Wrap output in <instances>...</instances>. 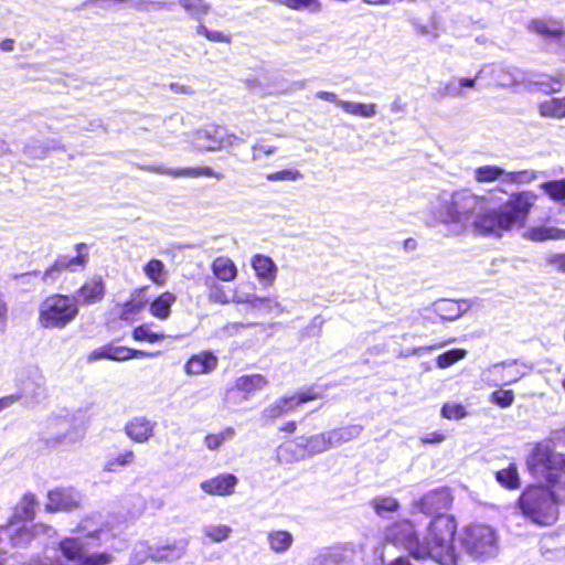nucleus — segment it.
Listing matches in <instances>:
<instances>
[{
  "mask_svg": "<svg viewBox=\"0 0 565 565\" xmlns=\"http://www.w3.org/2000/svg\"><path fill=\"white\" fill-rule=\"evenodd\" d=\"M450 503L451 497L448 490L438 489L425 494L418 502L415 503V508L422 513L433 514L447 509Z\"/></svg>",
  "mask_w": 565,
  "mask_h": 565,
  "instance_id": "2eb2a0df",
  "label": "nucleus"
},
{
  "mask_svg": "<svg viewBox=\"0 0 565 565\" xmlns=\"http://www.w3.org/2000/svg\"><path fill=\"white\" fill-rule=\"evenodd\" d=\"M524 237L533 242H543L547 239H564L565 230L556 227L537 226L527 230Z\"/></svg>",
  "mask_w": 565,
  "mask_h": 565,
  "instance_id": "7c9ffc66",
  "label": "nucleus"
},
{
  "mask_svg": "<svg viewBox=\"0 0 565 565\" xmlns=\"http://www.w3.org/2000/svg\"><path fill=\"white\" fill-rule=\"evenodd\" d=\"M524 237L533 242H543L547 239H564L565 230L556 227L537 226L527 230Z\"/></svg>",
  "mask_w": 565,
  "mask_h": 565,
  "instance_id": "2f4dec72",
  "label": "nucleus"
},
{
  "mask_svg": "<svg viewBox=\"0 0 565 565\" xmlns=\"http://www.w3.org/2000/svg\"><path fill=\"white\" fill-rule=\"evenodd\" d=\"M205 286L207 287V298L210 301L220 305L232 302V296L226 291V288L213 279H206Z\"/></svg>",
  "mask_w": 565,
  "mask_h": 565,
  "instance_id": "79ce46f5",
  "label": "nucleus"
},
{
  "mask_svg": "<svg viewBox=\"0 0 565 565\" xmlns=\"http://www.w3.org/2000/svg\"><path fill=\"white\" fill-rule=\"evenodd\" d=\"M252 326H254V323L245 324V323H241V322H232V323L226 324L224 327V330L228 335H234V334L238 333L241 329L248 328Z\"/></svg>",
  "mask_w": 565,
  "mask_h": 565,
  "instance_id": "338daca9",
  "label": "nucleus"
},
{
  "mask_svg": "<svg viewBox=\"0 0 565 565\" xmlns=\"http://www.w3.org/2000/svg\"><path fill=\"white\" fill-rule=\"evenodd\" d=\"M539 111L543 117L565 118V96L550 98L540 103Z\"/></svg>",
  "mask_w": 565,
  "mask_h": 565,
  "instance_id": "e433bc0d",
  "label": "nucleus"
},
{
  "mask_svg": "<svg viewBox=\"0 0 565 565\" xmlns=\"http://www.w3.org/2000/svg\"><path fill=\"white\" fill-rule=\"evenodd\" d=\"M529 30L544 38H557L558 41L563 34L561 23L552 19H534L530 22Z\"/></svg>",
  "mask_w": 565,
  "mask_h": 565,
  "instance_id": "cd10ccee",
  "label": "nucleus"
},
{
  "mask_svg": "<svg viewBox=\"0 0 565 565\" xmlns=\"http://www.w3.org/2000/svg\"><path fill=\"white\" fill-rule=\"evenodd\" d=\"M305 446V436L288 439L278 446L276 458L280 463H292L308 458Z\"/></svg>",
  "mask_w": 565,
  "mask_h": 565,
  "instance_id": "4468645a",
  "label": "nucleus"
},
{
  "mask_svg": "<svg viewBox=\"0 0 565 565\" xmlns=\"http://www.w3.org/2000/svg\"><path fill=\"white\" fill-rule=\"evenodd\" d=\"M179 3L191 17L196 19L210 10L209 4L203 0H179Z\"/></svg>",
  "mask_w": 565,
  "mask_h": 565,
  "instance_id": "09e8293b",
  "label": "nucleus"
},
{
  "mask_svg": "<svg viewBox=\"0 0 565 565\" xmlns=\"http://www.w3.org/2000/svg\"><path fill=\"white\" fill-rule=\"evenodd\" d=\"M78 315L77 299L73 296L52 295L39 306L38 322L45 329H62Z\"/></svg>",
  "mask_w": 565,
  "mask_h": 565,
  "instance_id": "20e7f679",
  "label": "nucleus"
},
{
  "mask_svg": "<svg viewBox=\"0 0 565 565\" xmlns=\"http://www.w3.org/2000/svg\"><path fill=\"white\" fill-rule=\"evenodd\" d=\"M143 274L157 286L167 281L166 265L159 259H151L143 266Z\"/></svg>",
  "mask_w": 565,
  "mask_h": 565,
  "instance_id": "ea45409f",
  "label": "nucleus"
},
{
  "mask_svg": "<svg viewBox=\"0 0 565 565\" xmlns=\"http://www.w3.org/2000/svg\"><path fill=\"white\" fill-rule=\"evenodd\" d=\"M135 461V452L130 449L116 455H109L104 462V470L107 472H117L120 469L131 465Z\"/></svg>",
  "mask_w": 565,
  "mask_h": 565,
  "instance_id": "f704fd0d",
  "label": "nucleus"
},
{
  "mask_svg": "<svg viewBox=\"0 0 565 565\" xmlns=\"http://www.w3.org/2000/svg\"><path fill=\"white\" fill-rule=\"evenodd\" d=\"M441 415L447 419L458 420L467 416V411L461 404L447 403L441 408Z\"/></svg>",
  "mask_w": 565,
  "mask_h": 565,
  "instance_id": "864d4df0",
  "label": "nucleus"
},
{
  "mask_svg": "<svg viewBox=\"0 0 565 565\" xmlns=\"http://www.w3.org/2000/svg\"><path fill=\"white\" fill-rule=\"evenodd\" d=\"M206 39L209 41L218 42V43H230L231 42V36L224 34L221 31H212V30H210Z\"/></svg>",
  "mask_w": 565,
  "mask_h": 565,
  "instance_id": "0e129e2a",
  "label": "nucleus"
},
{
  "mask_svg": "<svg viewBox=\"0 0 565 565\" xmlns=\"http://www.w3.org/2000/svg\"><path fill=\"white\" fill-rule=\"evenodd\" d=\"M156 426V422L145 416H137L127 422L125 433L132 441L145 444L153 436Z\"/></svg>",
  "mask_w": 565,
  "mask_h": 565,
  "instance_id": "dca6fc26",
  "label": "nucleus"
},
{
  "mask_svg": "<svg viewBox=\"0 0 565 565\" xmlns=\"http://www.w3.org/2000/svg\"><path fill=\"white\" fill-rule=\"evenodd\" d=\"M516 78L509 72L501 70V75L497 78L500 86H510L516 83Z\"/></svg>",
  "mask_w": 565,
  "mask_h": 565,
  "instance_id": "69168bd1",
  "label": "nucleus"
},
{
  "mask_svg": "<svg viewBox=\"0 0 565 565\" xmlns=\"http://www.w3.org/2000/svg\"><path fill=\"white\" fill-rule=\"evenodd\" d=\"M266 543L271 553L284 555L292 547L295 537L292 533L287 530L274 529L267 532Z\"/></svg>",
  "mask_w": 565,
  "mask_h": 565,
  "instance_id": "412c9836",
  "label": "nucleus"
},
{
  "mask_svg": "<svg viewBox=\"0 0 565 565\" xmlns=\"http://www.w3.org/2000/svg\"><path fill=\"white\" fill-rule=\"evenodd\" d=\"M559 271L565 273V254H557L548 259Z\"/></svg>",
  "mask_w": 565,
  "mask_h": 565,
  "instance_id": "774afa93",
  "label": "nucleus"
},
{
  "mask_svg": "<svg viewBox=\"0 0 565 565\" xmlns=\"http://www.w3.org/2000/svg\"><path fill=\"white\" fill-rule=\"evenodd\" d=\"M253 150V159L259 160L262 154L271 156L276 152L277 148L273 145H264L262 142H256L252 147Z\"/></svg>",
  "mask_w": 565,
  "mask_h": 565,
  "instance_id": "13d9d810",
  "label": "nucleus"
},
{
  "mask_svg": "<svg viewBox=\"0 0 565 565\" xmlns=\"http://www.w3.org/2000/svg\"><path fill=\"white\" fill-rule=\"evenodd\" d=\"M237 483L234 475H220L201 483V489L210 495H231Z\"/></svg>",
  "mask_w": 565,
  "mask_h": 565,
  "instance_id": "6ab92c4d",
  "label": "nucleus"
},
{
  "mask_svg": "<svg viewBox=\"0 0 565 565\" xmlns=\"http://www.w3.org/2000/svg\"><path fill=\"white\" fill-rule=\"evenodd\" d=\"M217 365V358L209 351L192 355L185 363L184 371L189 375H201L212 372Z\"/></svg>",
  "mask_w": 565,
  "mask_h": 565,
  "instance_id": "aec40b11",
  "label": "nucleus"
},
{
  "mask_svg": "<svg viewBox=\"0 0 565 565\" xmlns=\"http://www.w3.org/2000/svg\"><path fill=\"white\" fill-rule=\"evenodd\" d=\"M457 523L450 515L439 514L417 533L414 525L403 521L388 527L385 541L404 547L416 559H431L440 565H458L459 552L455 545Z\"/></svg>",
  "mask_w": 565,
  "mask_h": 565,
  "instance_id": "7ed1b4c3",
  "label": "nucleus"
},
{
  "mask_svg": "<svg viewBox=\"0 0 565 565\" xmlns=\"http://www.w3.org/2000/svg\"><path fill=\"white\" fill-rule=\"evenodd\" d=\"M340 108L349 115L359 116L362 118H372L376 115V105L373 103L364 104L343 100V103L340 104Z\"/></svg>",
  "mask_w": 565,
  "mask_h": 565,
  "instance_id": "58836bf2",
  "label": "nucleus"
},
{
  "mask_svg": "<svg viewBox=\"0 0 565 565\" xmlns=\"http://www.w3.org/2000/svg\"><path fill=\"white\" fill-rule=\"evenodd\" d=\"M76 255H62L57 257L55 263L45 270L44 280L54 279L55 274L62 270H71L76 271L83 269L88 262V252L87 246L84 243L77 244L75 246Z\"/></svg>",
  "mask_w": 565,
  "mask_h": 565,
  "instance_id": "9b49d317",
  "label": "nucleus"
},
{
  "mask_svg": "<svg viewBox=\"0 0 565 565\" xmlns=\"http://www.w3.org/2000/svg\"><path fill=\"white\" fill-rule=\"evenodd\" d=\"M36 499L32 493H25L14 509L11 521H25L34 518Z\"/></svg>",
  "mask_w": 565,
  "mask_h": 565,
  "instance_id": "c9c22d12",
  "label": "nucleus"
},
{
  "mask_svg": "<svg viewBox=\"0 0 565 565\" xmlns=\"http://www.w3.org/2000/svg\"><path fill=\"white\" fill-rule=\"evenodd\" d=\"M114 344H105L102 345L94 351H92L88 355V361H96V360H114Z\"/></svg>",
  "mask_w": 565,
  "mask_h": 565,
  "instance_id": "4d7b16f0",
  "label": "nucleus"
},
{
  "mask_svg": "<svg viewBox=\"0 0 565 565\" xmlns=\"http://www.w3.org/2000/svg\"><path fill=\"white\" fill-rule=\"evenodd\" d=\"M533 178L530 171L508 172L498 166H482L473 170V179L478 183H489L503 179L507 182L520 183Z\"/></svg>",
  "mask_w": 565,
  "mask_h": 565,
  "instance_id": "9d476101",
  "label": "nucleus"
},
{
  "mask_svg": "<svg viewBox=\"0 0 565 565\" xmlns=\"http://www.w3.org/2000/svg\"><path fill=\"white\" fill-rule=\"evenodd\" d=\"M318 397V394L311 392H302L289 397H280L263 409L260 418L265 424L271 423L284 414L289 413L298 405Z\"/></svg>",
  "mask_w": 565,
  "mask_h": 565,
  "instance_id": "1a4fd4ad",
  "label": "nucleus"
},
{
  "mask_svg": "<svg viewBox=\"0 0 565 565\" xmlns=\"http://www.w3.org/2000/svg\"><path fill=\"white\" fill-rule=\"evenodd\" d=\"M186 544V541H180L172 545L153 548L146 542H139L134 547L131 561L135 565H140L148 558L153 561H175L184 554Z\"/></svg>",
  "mask_w": 565,
  "mask_h": 565,
  "instance_id": "0eeeda50",
  "label": "nucleus"
},
{
  "mask_svg": "<svg viewBox=\"0 0 565 565\" xmlns=\"http://www.w3.org/2000/svg\"><path fill=\"white\" fill-rule=\"evenodd\" d=\"M527 366L518 361L495 363L484 371V379L491 386L516 383L527 374Z\"/></svg>",
  "mask_w": 565,
  "mask_h": 565,
  "instance_id": "6e6552de",
  "label": "nucleus"
},
{
  "mask_svg": "<svg viewBox=\"0 0 565 565\" xmlns=\"http://www.w3.org/2000/svg\"><path fill=\"white\" fill-rule=\"evenodd\" d=\"M545 192L555 201L565 199V182L554 181L543 184Z\"/></svg>",
  "mask_w": 565,
  "mask_h": 565,
  "instance_id": "6e6d98bb",
  "label": "nucleus"
},
{
  "mask_svg": "<svg viewBox=\"0 0 565 565\" xmlns=\"http://www.w3.org/2000/svg\"><path fill=\"white\" fill-rule=\"evenodd\" d=\"M490 402L501 408L510 407L514 402V393L511 390H497L490 395Z\"/></svg>",
  "mask_w": 565,
  "mask_h": 565,
  "instance_id": "603ef678",
  "label": "nucleus"
},
{
  "mask_svg": "<svg viewBox=\"0 0 565 565\" xmlns=\"http://www.w3.org/2000/svg\"><path fill=\"white\" fill-rule=\"evenodd\" d=\"M132 338L136 341H146L149 343H154L164 339L166 334L162 332H154L151 329V323H143L134 329Z\"/></svg>",
  "mask_w": 565,
  "mask_h": 565,
  "instance_id": "a18cd8bd",
  "label": "nucleus"
},
{
  "mask_svg": "<svg viewBox=\"0 0 565 565\" xmlns=\"http://www.w3.org/2000/svg\"><path fill=\"white\" fill-rule=\"evenodd\" d=\"M160 352H148L142 350H135L127 347L115 345L114 347V360L117 362L128 361L135 358H156Z\"/></svg>",
  "mask_w": 565,
  "mask_h": 565,
  "instance_id": "37998d69",
  "label": "nucleus"
},
{
  "mask_svg": "<svg viewBox=\"0 0 565 565\" xmlns=\"http://www.w3.org/2000/svg\"><path fill=\"white\" fill-rule=\"evenodd\" d=\"M531 192L513 193L502 200L495 192L479 196L468 190L451 194L443 193L434 207L435 218L447 227L450 234H460L475 213L473 228L479 234L501 237L515 227H523L535 203Z\"/></svg>",
  "mask_w": 565,
  "mask_h": 565,
  "instance_id": "f257e3e1",
  "label": "nucleus"
},
{
  "mask_svg": "<svg viewBox=\"0 0 565 565\" xmlns=\"http://www.w3.org/2000/svg\"><path fill=\"white\" fill-rule=\"evenodd\" d=\"M495 479L502 487L509 490L520 488V477L514 463H511L508 468L497 471Z\"/></svg>",
  "mask_w": 565,
  "mask_h": 565,
  "instance_id": "a19ab883",
  "label": "nucleus"
},
{
  "mask_svg": "<svg viewBox=\"0 0 565 565\" xmlns=\"http://www.w3.org/2000/svg\"><path fill=\"white\" fill-rule=\"evenodd\" d=\"M267 380L260 374L243 375L235 381V388L247 395L263 390L267 385Z\"/></svg>",
  "mask_w": 565,
  "mask_h": 565,
  "instance_id": "473e14b6",
  "label": "nucleus"
},
{
  "mask_svg": "<svg viewBox=\"0 0 565 565\" xmlns=\"http://www.w3.org/2000/svg\"><path fill=\"white\" fill-rule=\"evenodd\" d=\"M371 507L381 518H388L399 509L398 501L393 497L379 495L372 499Z\"/></svg>",
  "mask_w": 565,
  "mask_h": 565,
  "instance_id": "4c0bfd02",
  "label": "nucleus"
},
{
  "mask_svg": "<svg viewBox=\"0 0 565 565\" xmlns=\"http://www.w3.org/2000/svg\"><path fill=\"white\" fill-rule=\"evenodd\" d=\"M446 439V435L441 431H430L420 437L422 444H440Z\"/></svg>",
  "mask_w": 565,
  "mask_h": 565,
  "instance_id": "052dcab7",
  "label": "nucleus"
},
{
  "mask_svg": "<svg viewBox=\"0 0 565 565\" xmlns=\"http://www.w3.org/2000/svg\"><path fill=\"white\" fill-rule=\"evenodd\" d=\"M364 565H413L409 557L402 555L397 556L388 562H385L384 557V547H375L373 551V556L366 558Z\"/></svg>",
  "mask_w": 565,
  "mask_h": 565,
  "instance_id": "c03bdc74",
  "label": "nucleus"
},
{
  "mask_svg": "<svg viewBox=\"0 0 565 565\" xmlns=\"http://www.w3.org/2000/svg\"><path fill=\"white\" fill-rule=\"evenodd\" d=\"M467 355V351L463 349L449 350L437 358V366L440 369H447L463 359Z\"/></svg>",
  "mask_w": 565,
  "mask_h": 565,
  "instance_id": "8fccbe9b",
  "label": "nucleus"
},
{
  "mask_svg": "<svg viewBox=\"0 0 565 565\" xmlns=\"http://www.w3.org/2000/svg\"><path fill=\"white\" fill-rule=\"evenodd\" d=\"M105 295V286L100 277L87 280L76 292L77 303L90 305L100 301Z\"/></svg>",
  "mask_w": 565,
  "mask_h": 565,
  "instance_id": "4be33fe9",
  "label": "nucleus"
},
{
  "mask_svg": "<svg viewBox=\"0 0 565 565\" xmlns=\"http://www.w3.org/2000/svg\"><path fill=\"white\" fill-rule=\"evenodd\" d=\"M21 398H22V394H20V393L10 394V395L0 397V413L3 412L4 409L11 407L13 404L19 402Z\"/></svg>",
  "mask_w": 565,
  "mask_h": 565,
  "instance_id": "680f3d73",
  "label": "nucleus"
},
{
  "mask_svg": "<svg viewBox=\"0 0 565 565\" xmlns=\"http://www.w3.org/2000/svg\"><path fill=\"white\" fill-rule=\"evenodd\" d=\"M252 310L263 316H280L286 312V307L279 301L277 295L256 296Z\"/></svg>",
  "mask_w": 565,
  "mask_h": 565,
  "instance_id": "b1692460",
  "label": "nucleus"
},
{
  "mask_svg": "<svg viewBox=\"0 0 565 565\" xmlns=\"http://www.w3.org/2000/svg\"><path fill=\"white\" fill-rule=\"evenodd\" d=\"M553 536H545L541 542V554L548 561L558 558L562 555V550L553 547Z\"/></svg>",
  "mask_w": 565,
  "mask_h": 565,
  "instance_id": "5fc2aeb1",
  "label": "nucleus"
},
{
  "mask_svg": "<svg viewBox=\"0 0 565 565\" xmlns=\"http://www.w3.org/2000/svg\"><path fill=\"white\" fill-rule=\"evenodd\" d=\"M526 465L533 476L544 479L554 490L529 487L519 499V508L533 523L552 525L558 519V500H565V455L540 443L532 449Z\"/></svg>",
  "mask_w": 565,
  "mask_h": 565,
  "instance_id": "f03ea898",
  "label": "nucleus"
},
{
  "mask_svg": "<svg viewBox=\"0 0 565 565\" xmlns=\"http://www.w3.org/2000/svg\"><path fill=\"white\" fill-rule=\"evenodd\" d=\"M189 141L198 151H220L242 143L243 139L223 127H211L192 132Z\"/></svg>",
  "mask_w": 565,
  "mask_h": 565,
  "instance_id": "423d86ee",
  "label": "nucleus"
},
{
  "mask_svg": "<svg viewBox=\"0 0 565 565\" xmlns=\"http://www.w3.org/2000/svg\"><path fill=\"white\" fill-rule=\"evenodd\" d=\"M316 96L319 98V99H322V100H327V102H330V103H333L335 104L337 106L340 107V104L343 103V99H340L335 93H332V92H326V90H319L316 93Z\"/></svg>",
  "mask_w": 565,
  "mask_h": 565,
  "instance_id": "e2e57ef3",
  "label": "nucleus"
},
{
  "mask_svg": "<svg viewBox=\"0 0 565 565\" xmlns=\"http://www.w3.org/2000/svg\"><path fill=\"white\" fill-rule=\"evenodd\" d=\"M147 303L148 299L145 296L143 289H136L127 301L115 306V313L121 321L132 323L139 319Z\"/></svg>",
  "mask_w": 565,
  "mask_h": 565,
  "instance_id": "ddd939ff",
  "label": "nucleus"
},
{
  "mask_svg": "<svg viewBox=\"0 0 565 565\" xmlns=\"http://www.w3.org/2000/svg\"><path fill=\"white\" fill-rule=\"evenodd\" d=\"M149 171L166 174L173 178L186 177V178H200V177H209L214 178L216 180L223 179V174L216 172L210 167H195V168H166L162 166H156L149 168Z\"/></svg>",
  "mask_w": 565,
  "mask_h": 565,
  "instance_id": "f3484780",
  "label": "nucleus"
},
{
  "mask_svg": "<svg viewBox=\"0 0 565 565\" xmlns=\"http://www.w3.org/2000/svg\"><path fill=\"white\" fill-rule=\"evenodd\" d=\"M303 178L302 173L297 169H285L281 171L267 174L266 179L271 182L278 181H298Z\"/></svg>",
  "mask_w": 565,
  "mask_h": 565,
  "instance_id": "3c124183",
  "label": "nucleus"
},
{
  "mask_svg": "<svg viewBox=\"0 0 565 565\" xmlns=\"http://www.w3.org/2000/svg\"><path fill=\"white\" fill-rule=\"evenodd\" d=\"M250 266L255 271L256 278L266 286H271L277 277V266L274 260L266 255L256 254L250 259Z\"/></svg>",
  "mask_w": 565,
  "mask_h": 565,
  "instance_id": "a211bd4d",
  "label": "nucleus"
},
{
  "mask_svg": "<svg viewBox=\"0 0 565 565\" xmlns=\"http://www.w3.org/2000/svg\"><path fill=\"white\" fill-rule=\"evenodd\" d=\"M81 501V493L73 488L54 489L47 493L45 510L49 512H68L77 509Z\"/></svg>",
  "mask_w": 565,
  "mask_h": 565,
  "instance_id": "f8f14e48",
  "label": "nucleus"
},
{
  "mask_svg": "<svg viewBox=\"0 0 565 565\" xmlns=\"http://www.w3.org/2000/svg\"><path fill=\"white\" fill-rule=\"evenodd\" d=\"M305 446L309 457L328 451L332 448L329 430L305 437Z\"/></svg>",
  "mask_w": 565,
  "mask_h": 565,
  "instance_id": "c756f323",
  "label": "nucleus"
},
{
  "mask_svg": "<svg viewBox=\"0 0 565 565\" xmlns=\"http://www.w3.org/2000/svg\"><path fill=\"white\" fill-rule=\"evenodd\" d=\"M476 86V78H459L441 82L437 87L436 95L438 98L444 99L447 97L458 98L465 97L463 88H473Z\"/></svg>",
  "mask_w": 565,
  "mask_h": 565,
  "instance_id": "5701e85b",
  "label": "nucleus"
},
{
  "mask_svg": "<svg viewBox=\"0 0 565 565\" xmlns=\"http://www.w3.org/2000/svg\"><path fill=\"white\" fill-rule=\"evenodd\" d=\"M495 530L484 524H472L462 529L459 541L466 552L476 559L492 558L498 554L499 543Z\"/></svg>",
  "mask_w": 565,
  "mask_h": 565,
  "instance_id": "39448f33",
  "label": "nucleus"
},
{
  "mask_svg": "<svg viewBox=\"0 0 565 565\" xmlns=\"http://www.w3.org/2000/svg\"><path fill=\"white\" fill-rule=\"evenodd\" d=\"M256 296L257 295L253 292H244L237 287L232 296V302L248 305L252 308Z\"/></svg>",
  "mask_w": 565,
  "mask_h": 565,
  "instance_id": "bf43d9fd",
  "label": "nucleus"
},
{
  "mask_svg": "<svg viewBox=\"0 0 565 565\" xmlns=\"http://www.w3.org/2000/svg\"><path fill=\"white\" fill-rule=\"evenodd\" d=\"M211 270L215 278L230 282L236 279L238 269L236 264L227 256H218L211 264Z\"/></svg>",
  "mask_w": 565,
  "mask_h": 565,
  "instance_id": "393cba45",
  "label": "nucleus"
},
{
  "mask_svg": "<svg viewBox=\"0 0 565 565\" xmlns=\"http://www.w3.org/2000/svg\"><path fill=\"white\" fill-rule=\"evenodd\" d=\"M362 426L349 425L345 427L329 430L332 448L358 438L362 433Z\"/></svg>",
  "mask_w": 565,
  "mask_h": 565,
  "instance_id": "72a5a7b5",
  "label": "nucleus"
},
{
  "mask_svg": "<svg viewBox=\"0 0 565 565\" xmlns=\"http://www.w3.org/2000/svg\"><path fill=\"white\" fill-rule=\"evenodd\" d=\"M433 309L443 320L450 321L460 318L467 310L463 302L449 299H441L434 302Z\"/></svg>",
  "mask_w": 565,
  "mask_h": 565,
  "instance_id": "a878e982",
  "label": "nucleus"
},
{
  "mask_svg": "<svg viewBox=\"0 0 565 565\" xmlns=\"http://www.w3.org/2000/svg\"><path fill=\"white\" fill-rule=\"evenodd\" d=\"M177 296L170 291L160 294L149 305L150 315L159 320H167L171 315V307L175 303Z\"/></svg>",
  "mask_w": 565,
  "mask_h": 565,
  "instance_id": "bb28decb",
  "label": "nucleus"
},
{
  "mask_svg": "<svg viewBox=\"0 0 565 565\" xmlns=\"http://www.w3.org/2000/svg\"><path fill=\"white\" fill-rule=\"evenodd\" d=\"M234 436L235 429L232 427H226L217 434L207 435L204 439V444L210 450H215L225 441L233 439Z\"/></svg>",
  "mask_w": 565,
  "mask_h": 565,
  "instance_id": "49530a36",
  "label": "nucleus"
},
{
  "mask_svg": "<svg viewBox=\"0 0 565 565\" xmlns=\"http://www.w3.org/2000/svg\"><path fill=\"white\" fill-rule=\"evenodd\" d=\"M352 554L353 548L351 546L342 545L327 548L319 557L321 565H329V563L338 565L349 562Z\"/></svg>",
  "mask_w": 565,
  "mask_h": 565,
  "instance_id": "c85d7f7f",
  "label": "nucleus"
},
{
  "mask_svg": "<svg viewBox=\"0 0 565 565\" xmlns=\"http://www.w3.org/2000/svg\"><path fill=\"white\" fill-rule=\"evenodd\" d=\"M203 532L211 541L220 543L228 539L232 529L224 524H211L204 526Z\"/></svg>",
  "mask_w": 565,
  "mask_h": 565,
  "instance_id": "de8ad7c7",
  "label": "nucleus"
}]
</instances>
